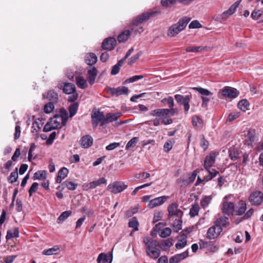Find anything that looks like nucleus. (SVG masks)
<instances>
[{"instance_id": "58836bf2", "label": "nucleus", "mask_w": 263, "mask_h": 263, "mask_svg": "<svg viewBox=\"0 0 263 263\" xmlns=\"http://www.w3.org/2000/svg\"><path fill=\"white\" fill-rule=\"evenodd\" d=\"M43 123H42V119L39 118L36 120H35L32 124V133L37 132L39 131L42 127Z\"/></svg>"}, {"instance_id": "13d9d810", "label": "nucleus", "mask_w": 263, "mask_h": 263, "mask_svg": "<svg viewBox=\"0 0 263 263\" xmlns=\"http://www.w3.org/2000/svg\"><path fill=\"white\" fill-rule=\"evenodd\" d=\"M162 103H167L170 108H172L174 106V99L172 97L167 98H164L161 100Z\"/></svg>"}, {"instance_id": "c85d7f7f", "label": "nucleus", "mask_w": 263, "mask_h": 263, "mask_svg": "<svg viewBox=\"0 0 263 263\" xmlns=\"http://www.w3.org/2000/svg\"><path fill=\"white\" fill-rule=\"evenodd\" d=\"M43 96L44 98H47L53 103L57 102L58 100V95L54 90H49L46 95L43 94Z\"/></svg>"}, {"instance_id": "49530a36", "label": "nucleus", "mask_w": 263, "mask_h": 263, "mask_svg": "<svg viewBox=\"0 0 263 263\" xmlns=\"http://www.w3.org/2000/svg\"><path fill=\"white\" fill-rule=\"evenodd\" d=\"M197 176V171H194L191 175L189 177L188 179L185 181H183L182 184H181V186L186 185L192 183L195 179Z\"/></svg>"}, {"instance_id": "c9c22d12", "label": "nucleus", "mask_w": 263, "mask_h": 263, "mask_svg": "<svg viewBox=\"0 0 263 263\" xmlns=\"http://www.w3.org/2000/svg\"><path fill=\"white\" fill-rule=\"evenodd\" d=\"M228 223V218L225 216H222L218 218L215 222V224L222 229V227L227 226Z\"/></svg>"}, {"instance_id": "393cba45", "label": "nucleus", "mask_w": 263, "mask_h": 263, "mask_svg": "<svg viewBox=\"0 0 263 263\" xmlns=\"http://www.w3.org/2000/svg\"><path fill=\"white\" fill-rule=\"evenodd\" d=\"M112 259V254H106L101 253L99 255L97 258L98 263H111Z\"/></svg>"}, {"instance_id": "052dcab7", "label": "nucleus", "mask_w": 263, "mask_h": 263, "mask_svg": "<svg viewBox=\"0 0 263 263\" xmlns=\"http://www.w3.org/2000/svg\"><path fill=\"white\" fill-rule=\"evenodd\" d=\"M202 120L197 116H194L192 117V124L194 126L199 127L201 124Z\"/></svg>"}, {"instance_id": "5fc2aeb1", "label": "nucleus", "mask_w": 263, "mask_h": 263, "mask_svg": "<svg viewBox=\"0 0 263 263\" xmlns=\"http://www.w3.org/2000/svg\"><path fill=\"white\" fill-rule=\"evenodd\" d=\"M106 182H107V180L104 177L99 178L97 180L93 181L91 182L92 187L93 189H95L97 186H98L102 184H106Z\"/></svg>"}, {"instance_id": "6e6d98bb", "label": "nucleus", "mask_w": 263, "mask_h": 263, "mask_svg": "<svg viewBox=\"0 0 263 263\" xmlns=\"http://www.w3.org/2000/svg\"><path fill=\"white\" fill-rule=\"evenodd\" d=\"M54 108V106L53 104V102L52 103L49 102V103H46L45 105L44 108V110L45 112H46L47 114H49L53 110Z\"/></svg>"}, {"instance_id": "0e129e2a", "label": "nucleus", "mask_w": 263, "mask_h": 263, "mask_svg": "<svg viewBox=\"0 0 263 263\" xmlns=\"http://www.w3.org/2000/svg\"><path fill=\"white\" fill-rule=\"evenodd\" d=\"M54 129H56L55 127H53V124H51V121H49L44 126L43 131L44 132H48Z\"/></svg>"}, {"instance_id": "a19ab883", "label": "nucleus", "mask_w": 263, "mask_h": 263, "mask_svg": "<svg viewBox=\"0 0 263 263\" xmlns=\"http://www.w3.org/2000/svg\"><path fill=\"white\" fill-rule=\"evenodd\" d=\"M79 107V104L77 102H74L71 104L69 106V111L70 114V117H72L77 112Z\"/></svg>"}, {"instance_id": "9b49d317", "label": "nucleus", "mask_w": 263, "mask_h": 263, "mask_svg": "<svg viewBox=\"0 0 263 263\" xmlns=\"http://www.w3.org/2000/svg\"><path fill=\"white\" fill-rule=\"evenodd\" d=\"M222 231L221 228L214 224L208 229L206 237L209 239H214L219 236Z\"/></svg>"}, {"instance_id": "6ab92c4d", "label": "nucleus", "mask_w": 263, "mask_h": 263, "mask_svg": "<svg viewBox=\"0 0 263 263\" xmlns=\"http://www.w3.org/2000/svg\"><path fill=\"white\" fill-rule=\"evenodd\" d=\"M187 235L184 233H181L178 236V241L175 245V247L177 249H181L185 247L187 245Z\"/></svg>"}, {"instance_id": "4be33fe9", "label": "nucleus", "mask_w": 263, "mask_h": 263, "mask_svg": "<svg viewBox=\"0 0 263 263\" xmlns=\"http://www.w3.org/2000/svg\"><path fill=\"white\" fill-rule=\"evenodd\" d=\"M189 256L188 251H185L180 254H177L171 257L169 263H179Z\"/></svg>"}, {"instance_id": "e2e57ef3", "label": "nucleus", "mask_w": 263, "mask_h": 263, "mask_svg": "<svg viewBox=\"0 0 263 263\" xmlns=\"http://www.w3.org/2000/svg\"><path fill=\"white\" fill-rule=\"evenodd\" d=\"M39 183L37 182H33L29 190V196L31 197L33 193H35L37 190Z\"/></svg>"}, {"instance_id": "b1692460", "label": "nucleus", "mask_w": 263, "mask_h": 263, "mask_svg": "<svg viewBox=\"0 0 263 263\" xmlns=\"http://www.w3.org/2000/svg\"><path fill=\"white\" fill-rule=\"evenodd\" d=\"M68 173L69 171L66 167H63L61 168L59 171L58 175L56 178L57 183H61L62 180L67 176Z\"/></svg>"}, {"instance_id": "c756f323", "label": "nucleus", "mask_w": 263, "mask_h": 263, "mask_svg": "<svg viewBox=\"0 0 263 263\" xmlns=\"http://www.w3.org/2000/svg\"><path fill=\"white\" fill-rule=\"evenodd\" d=\"M255 136L254 131L251 130H248L246 135L245 144L252 147V143L255 141Z\"/></svg>"}, {"instance_id": "ea45409f", "label": "nucleus", "mask_w": 263, "mask_h": 263, "mask_svg": "<svg viewBox=\"0 0 263 263\" xmlns=\"http://www.w3.org/2000/svg\"><path fill=\"white\" fill-rule=\"evenodd\" d=\"M47 172L46 171H39L34 174L33 178L34 180H43L46 178Z\"/></svg>"}, {"instance_id": "7ed1b4c3", "label": "nucleus", "mask_w": 263, "mask_h": 263, "mask_svg": "<svg viewBox=\"0 0 263 263\" xmlns=\"http://www.w3.org/2000/svg\"><path fill=\"white\" fill-rule=\"evenodd\" d=\"M190 21V18L183 17L179 21L172 25L168 29L167 35L170 37H174L183 31Z\"/></svg>"}, {"instance_id": "69168bd1", "label": "nucleus", "mask_w": 263, "mask_h": 263, "mask_svg": "<svg viewBox=\"0 0 263 263\" xmlns=\"http://www.w3.org/2000/svg\"><path fill=\"white\" fill-rule=\"evenodd\" d=\"M201 25L199 23L198 21H192L189 26V28L191 29H195V28H200L201 27Z\"/></svg>"}, {"instance_id": "e433bc0d", "label": "nucleus", "mask_w": 263, "mask_h": 263, "mask_svg": "<svg viewBox=\"0 0 263 263\" xmlns=\"http://www.w3.org/2000/svg\"><path fill=\"white\" fill-rule=\"evenodd\" d=\"M237 106L241 110L245 112L249 109L250 103L247 100L243 99L238 102Z\"/></svg>"}, {"instance_id": "bb28decb", "label": "nucleus", "mask_w": 263, "mask_h": 263, "mask_svg": "<svg viewBox=\"0 0 263 263\" xmlns=\"http://www.w3.org/2000/svg\"><path fill=\"white\" fill-rule=\"evenodd\" d=\"M85 61L87 65L91 66L96 63L97 57L93 53H87L85 55Z\"/></svg>"}, {"instance_id": "f8f14e48", "label": "nucleus", "mask_w": 263, "mask_h": 263, "mask_svg": "<svg viewBox=\"0 0 263 263\" xmlns=\"http://www.w3.org/2000/svg\"><path fill=\"white\" fill-rule=\"evenodd\" d=\"M168 198L169 197L167 196H162L156 197L154 199H151L146 207L152 209L160 206L162 205Z\"/></svg>"}, {"instance_id": "5701e85b", "label": "nucleus", "mask_w": 263, "mask_h": 263, "mask_svg": "<svg viewBox=\"0 0 263 263\" xmlns=\"http://www.w3.org/2000/svg\"><path fill=\"white\" fill-rule=\"evenodd\" d=\"M110 92L112 95L119 96L122 95H127L128 89L125 86H120L117 88H110Z\"/></svg>"}, {"instance_id": "a878e982", "label": "nucleus", "mask_w": 263, "mask_h": 263, "mask_svg": "<svg viewBox=\"0 0 263 263\" xmlns=\"http://www.w3.org/2000/svg\"><path fill=\"white\" fill-rule=\"evenodd\" d=\"M121 113L107 114L105 116V121H103V124L106 125L114 121H117Z\"/></svg>"}, {"instance_id": "423d86ee", "label": "nucleus", "mask_w": 263, "mask_h": 263, "mask_svg": "<svg viewBox=\"0 0 263 263\" xmlns=\"http://www.w3.org/2000/svg\"><path fill=\"white\" fill-rule=\"evenodd\" d=\"M179 109L177 108H172L169 109H157L151 111V115L158 117H170L176 115L178 114Z\"/></svg>"}, {"instance_id": "20e7f679", "label": "nucleus", "mask_w": 263, "mask_h": 263, "mask_svg": "<svg viewBox=\"0 0 263 263\" xmlns=\"http://www.w3.org/2000/svg\"><path fill=\"white\" fill-rule=\"evenodd\" d=\"M68 118V112L66 109L62 108L59 114L54 116L50 118L51 123L53 124V127L55 128H60L62 126L65 125Z\"/></svg>"}, {"instance_id": "4d7b16f0", "label": "nucleus", "mask_w": 263, "mask_h": 263, "mask_svg": "<svg viewBox=\"0 0 263 263\" xmlns=\"http://www.w3.org/2000/svg\"><path fill=\"white\" fill-rule=\"evenodd\" d=\"M240 116V113L239 112H233L230 113L227 119V122H232Z\"/></svg>"}, {"instance_id": "774afa93", "label": "nucleus", "mask_w": 263, "mask_h": 263, "mask_svg": "<svg viewBox=\"0 0 263 263\" xmlns=\"http://www.w3.org/2000/svg\"><path fill=\"white\" fill-rule=\"evenodd\" d=\"M163 215V213L161 212H156L154 213V216L153 218V222L156 223L157 221L161 220Z\"/></svg>"}, {"instance_id": "f704fd0d", "label": "nucleus", "mask_w": 263, "mask_h": 263, "mask_svg": "<svg viewBox=\"0 0 263 263\" xmlns=\"http://www.w3.org/2000/svg\"><path fill=\"white\" fill-rule=\"evenodd\" d=\"M59 251V247L57 246H55L52 248L44 250L42 253L45 255H52L54 254H57Z\"/></svg>"}, {"instance_id": "9d476101", "label": "nucleus", "mask_w": 263, "mask_h": 263, "mask_svg": "<svg viewBox=\"0 0 263 263\" xmlns=\"http://www.w3.org/2000/svg\"><path fill=\"white\" fill-rule=\"evenodd\" d=\"M91 118L93 128H96L99 122L101 123V126L105 125V124H103V121H105V115L103 112L99 111H93L91 114Z\"/></svg>"}, {"instance_id": "dca6fc26", "label": "nucleus", "mask_w": 263, "mask_h": 263, "mask_svg": "<svg viewBox=\"0 0 263 263\" xmlns=\"http://www.w3.org/2000/svg\"><path fill=\"white\" fill-rule=\"evenodd\" d=\"M221 93L223 97L229 98H235L238 96L239 92L235 88L225 87L222 90Z\"/></svg>"}, {"instance_id": "aec40b11", "label": "nucleus", "mask_w": 263, "mask_h": 263, "mask_svg": "<svg viewBox=\"0 0 263 263\" xmlns=\"http://www.w3.org/2000/svg\"><path fill=\"white\" fill-rule=\"evenodd\" d=\"M116 45V40L114 37H108L102 42V47L106 50H112Z\"/></svg>"}, {"instance_id": "473e14b6", "label": "nucleus", "mask_w": 263, "mask_h": 263, "mask_svg": "<svg viewBox=\"0 0 263 263\" xmlns=\"http://www.w3.org/2000/svg\"><path fill=\"white\" fill-rule=\"evenodd\" d=\"M19 236V231L17 228H14L12 229L9 230L7 231L6 236L7 240L11 239L12 238H17Z\"/></svg>"}, {"instance_id": "72a5a7b5", "label": "nucleus", "mask_w": 263, "mask_h": 263, "mask_svg": "<svg viewBox=\"0 0 263 263\" xmlns=\"http://www.w3.org/2000/svg\"><path fill=\"white\" fill-rule=\"evenodd\" d=\"M229 156L232 160H236L239 157V151L238 147H232L230 148Z\"/></svg>"}, {"instance_id": "cd10ccee", "label": "nucleus", "mask_w": 263, "mask_h": 263, "mask_svg": "<svg viewBox=\"0 0 263 263\" xmlns=\"http://www.w3.org/2000/svg\"><path fill=\"white\" fill-rule=\"evenodd\" d=\"M63 91L66 94H72L76 91L74 84L71 83H65L63 87Z\"/></svg>"}, {"instance_id": "f03ea898", "label": "nucleus", "mask_w": 263, "mask_h": 263, "mask_svg": "<svg viewBox=\"0 0 263 263\" xmlns=\"http://www.w3.org/2000/svg\"><path fill=\"white\" fill-rule=\"evenodd\" d=\"M158 12H151L143 13L139 15L136 19L133 21L130 26L131 33L133 32L135 35L142 33L143 31V27H140L138 28H136L137 25L149 19L151 16H156Z\"/></svg>"}, {"instance_id": "864d4df0", "label": "nucleus", "mask_w": 263, "mask_h": 263, "mask_svg": "<svg viewBox=\"0 0 263 263\" xmlns=\"http://www.w3.org/2000/svg\"><path fill=\"white\" fill-rule=\"evenodd\" d=\"M174 140H170L167 141H166L163 146V149L164 152H168L171 149H172L173 146L174 144Z\"/></svg>"}, {"instance_id": "3c124183", "label": "nucleus", "mask_w": 263, "mask_h": 263, "mask_svg": "<svg viewBox=\"0 0 263 263\" xmlns=\"http://www.w3.org/2000/svg\"><path fill=\"white\" fill-rule=\"evenodd\" d=\"M18 178L17 168H15V170L12 172L10 175L9 181L11 183L16 182Z\"/></svg>"}, {"instance_id": "a211bd4d", "label": "nucleus", "mask_w": 263, "mask_h": 263, "mask_svg": "<svg viewBox=\"0 0 263 263\" xmlns=\"http://www.w3.org/2000/svg\"><path fill=\"white\" fill-rule=\"evenodd\" d=\"M98 74V70L95 67L87 69V78L90 85H92Z\"/></svg>"}, {"instance_id": "4c0bfd02", "label": "nucleus", "mask_w": 263, "mask_h": 263, "mask_svg": "<svg viewBox=\"0 0 263 263\" xmlns=\"http://www.w3.org/2000/svg\"><path fill=\"white\" fill-rule=\"evenodd\" d=\"M247 209V205L245 201L240 200L239 202V208L238 210L235 211V213L237 215H241L243 214Z\"/></svg>"}, {"instance_id": "37998d69", "label": "nucleus", "mask_w": 263, "mask_h": 263, "mask_svg": "<svg viewBox=\"0 0 263 263\" xmlns=\"http://www.w3.org/2000/svg\"><path fill=\"white\" fill-rule=\"evenodd\" d=\"M71 214V211H67L63 212L57 219V223H60L65 220Z\"/></svg>"}, {"instance_id": "ddd939ff", "label": "nucleus", "mask_w": 263, "mask_h": 263, "mask_svg": "<svg viewBox=\"0 0 263 263\" xmlns=\"http://www.w3.org/2000/svg\"><path fill=\"white\" fill-rule=\"evenodd\" d=\"M168 217L170 218L176 216L177 218H181L182 216V212L178 209V205L176 203L171 204L167 208Z\"/></svg>"}, {"instance_id": "f3484780", "label": "nucleus", "mask_w": 263, "mask_h": 263, "mask_svg": "<svg viewBox=\"0 0 263 263\" xmlns=\"http://www.w3.org/2000/svg\"><path fill=\"white\" fill-rule=\"evenodd\" d=\"M222 211L224 214L233 215L235 212V205L232 202L224 201Z\"/></svg>"}, {"instance_id": "79ce46f5", "label": "nucleus", "mask_w": 263, "mask_h": 263, "mask_svg": "<svg viewBox=\"0 0 263 263\" xmlns=\"http://www.w3.org/2000/svg\"><path fill=\"white\" fill-rule=\"evenodd\" d=\"M207 47L206 46H198V47H187L185 50L186 52H200L205 50Z\"/></svg>"}, {"instance_id": "2eb2a0df", "label": "nucleus", "mask_w": 263, "mask_h": 263, "mask_svg": "<svg viewBox=\"0 0 263 263\" xmlns=\"http://www.w3.org/2000/svg\"><path fill=\"white\" fill-rule=\"evenodd\" d=\"M241 0L236 1L227 10L224 11L221 15L220 20L221 21H224L227 20L230 16L232 15L236 11L237 8L238 7Z\"/></svg>"}, {"instance_id": "680f3d73", "label": "nucleus", "mask_w": 263, "mask_h": 263, "mask_svg": "<svg viewBox=\"0 0 263 263\" xmlns=\"http://www.w3.org/2000/svg\"><path fill=\"white\" fill-rule=\"evenodd\" d=\"M138 140V139L137 137H134L130 139L126 145V149H128L131 147L135 146V144L137 143Z\"/></svg>"}, {"instance_id": "6e6552de", "label": "nucleus", "mask_w": 263, "mask_h": 263, "mask_svg": "<svg viewBox=\"0 0 263 263\" xmlns=\"http://www.w3.org/2000/svg\"><path fill=\"white\" fill-rule=\"evenodd\" d=\"M164 224L162 223H159L157 224L154 228L153 231L152 232V235L154 236L156 235L158 233L159 236L162 238H166L169 236L171 233L172 230L169 228H163Z\"/></svg>"}, {"instance_id": "1a4fd4ad", "label": "nucleus", "mask_w": 263, "mask_h": 263, "mask_svg": "<svg viewBox=\"0 0 263 263\" xmlns=\"http://www.w3.org/2000/svg\"><path fill=\"white\" fill-rule=\"evenodd\" d=\"M127 187L124 182L121 181H116L113 183L109 184L107 186V190L114 194H118L122 192Z\"/></svg>"}, {"instance_id": "8fccbe9b", "label": "nucleus", "mask_w": 263, "mask_h": 263, "mask_svg": "<svg viewBox=\"0 0 263 263\" xmlns=\"http://www.w3.org/2000/svg\"><path fill=\"white\" fill-rule=\"evenodd\" d=\"M143 78V76L142 75H136L133 76L127 79H126L124 82L123 84H126L127 83H133L138 80L142 79Z\"/></svg>"}, {"instance_id": "bf43d9fd", "label": "nucleus", "mask_w": 263, "mask_h": 263, "mask_svg": "<svg viewBox=\"0 0 263 263\" xmlns=\"http://www.w3.org/2000/svg\"><path fill=\"white\" fill-rule=\"evenodd\" d=\"M200 146L203 148L204 151H205L209 146V142L206 141L203 136H200Z\"/></svg>"}, {"instance_id": "412c9836", "label": "nucleus", "mask_w": 263, "mask_h": 263, "mask_svg": "<svg viewBox=\"0 0 263 263\" xmlns=\"http://www.w3.org/2000/svg\"><path fill=\"white\" fill-rule=\"evenodd\" d=\"M93 138L90 135H85L83 136L80 141V143L84 148H87L90 147L93 144Z\"/></svg>"}, {"instance_id": "7c9ffc66", "label": "nucleus", "mask_w": 263, "mask_h": 263, "mask_svg": "<svg viewBox=\"0 0 263 263\" xmlns=\"http://www.w3.org/2000/svg\"><path fill=\"white\" fill-rule=\"evenodd\" d=\"M76 83L77 86L81 89H85L88 87L87 81L82 77H76Z\"/></svg>"}, {"instance_id": "603ef678", "label": "nucleus", "mask_w": 263, "mask_h": 263, "mask_svg": "<svg viewBox=\"0 0 263 263\" xmlns=\"http://www.w3.org/2000/svg\"><path fill=\"white\" fill-rule=\"evenodd\" d=\"M63 184L65 185L68 190L71 191L75 190L78 186L77 183L72 181H65L63 182Z\"/></svg>"}, {"instance_id": "4468645a", "label": "nucleus", "mask_w": 263, "mask_h": 263, "mask_svg": "<svg viewBox=\"0 0 263 263\" xmlns=\"http://www.w3.org/2000/svg\"><path fill=\"white\" fill-rule=\"evenodd\" d=\"M249 201L254 205H260L263 201V193L260 191L253 192L249 197Z\"/></svg>"}, {"instance_id": "de8ad7c7", "label": "nucleus", "mask_w": 263, "mask_h": 263, "mask_svg": "<svg viewBox=\"0 0 263 263\" xmlns=\"http://www.w3.org/2000/svg\"><path fill=\"white\" fill-rule=\"evenodd\" d=\"M174 230L176 232L179 231L182 228V221L180 218L176 219L173 224Z\"/></svg>"}, {"instance_id": "a18cd8bd", "label": "nucleus", "mask_w": 263, "mask_h": 263, "mask_svg": "<svg viewBox=\"0 0 263 263\" xmlns=\"http://www.w3.org/2000/svg\"><path fill=\"white\" fill-rule=\"evenodd\" d=\"M193 89L197 90L203 96L202 97H209L213 95V93L208 89L201 87H194Z\"/></svg>"}, {"instance_id": "2f4dec72", "label": "nucleus", "mask_w": 263, "mask_h": 263, "mask_svg": "<svg viewBox=\"0 0 263 263\" xmlns=\"http://www.w3.org/2000/svg\"><path fill=\"white\" fill-rule=\"evenodd\" d=\"M131 31L129 30H125L120 33L118 36V41L120 43L126 41L131 34Z\"/></svg>"}, {"instance_id": "0eeeda50", "label": "nucleus", "mask_w": 263, "mask_h": 263, "mask_svg": "<svg viewBox=\"0 0 263 263\" xmlns=\"http://www.w3.org/2000/svg\"><path fill=\"white\" fill-rule=\"evenodd\" d=\"M192 97V96L190 92L188 93L185 96L178 94L174 96L175 99L177 102L179 104H181L183 106L184 111L185 114L187 113L189 110L190 109V102Z\"/></svg>"}, {"instance_id": "39448f33", "label": "nucleus", "mask_w": 263, "mask_h": 263, "mask_svg": "<svg viewBox=\"0 0 263 263\" xmlns=\"http://www.w3.org/2000/svg\"><path fill=\"white\" fill-rule=\"evenodd\" d=\"M216 156L215 153L210 154L209 155L205 157L204 162V167L205 169L208 171L209 175L206 176L204 180L208 181L211 180L213 178L215 177L218 174V172L216 170L211 171L210 167L213 165L215 161Z\"/></svg>"}, {"instance_id": "f257e3e1", "label": "nucleus", "mask_w": 263, "mask_h": 263, "mask_svg": "<svg viewBox=\"0 0 263 263\" xmlns=\"http://www.w3.org/2000/svg\"><path fill=\"white\" fill-rule=\"evenodd\" d=\"M143 242L146 247L147 255L153 259L157 258L160 254L159 245L156 240L149 237H144Z\"/></svg>"}, {"instance_id": "09e8293b", "label": "nucleus", "mask_w": 263, "mask_h": 263, "mask_svg": "<svg viewBox=\"0 0 263 263\" xmlns=\"http://www.w3.org/2000/svg\"><path fill=\"white\" fill-rule=\"evenodd\" d=\"M138 222L136 217H133L128 222V226L130 228H133L134 231L138 230Z\"/></svg>"}, {"instance_id": "c03bdc74", "label": "nucleus", "mask_w": 263, "mask_h": 263, "mask_svg": "<svg viewBox=\"0 0 263 263\" xmlns=\"http://www.w3.org/2000/svg\"><path fill=\"white\" fill-rule=\"evenodd\" d=\"M212 196H207L204 197L200 201V205L203 209L207 208L212 200Z\"/></svg>"}, {"instance_id": "338daca9", "label": "nucleus", "mask_w": 263, "mask_h": 263, "mask_svg": "<svg viewBox=\"0 0 263 263\" xmlns=\"http://www.w3.org/2000/svg\"><path fill=\"white\" fill-rule=\"evenodd\" d=\"M261 14L262 12L260 10H254L251 14V17L253 19L257 20L260 18Z\"/></svg>"}]
</instances>
